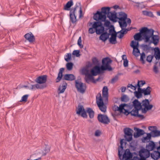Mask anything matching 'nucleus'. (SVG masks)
Instances as JSON below:
<instances>
[{"mask_svg":"<svg viewBox=\"0 0 160 160\" xmlns=\"http://www.w3.org/2000/svg\"><path fill=\"white\" fill-rule=\"evenodd\" d=\"M72 58V54L70 53H68L66 54L64 57V59L67 62H68Z\"/></svg>","mask_w":160,"mask_h":160,"instance_id":"obj_39","label":"nucleus"},{"mask_svg":"<svg viewBox=\"0 0 160 160\" xmlns=\"http://www.w3.org/2000/svg\"><path fill=\"white\" fill-rule=\"evenodd\" d=\"M122 101L127 102L128 100V97L126 95H123L121 98Z\"/></svg>","mask_w":160,"mask_h":160,"instance_id":"obj_48","label":"nucleus"},{"mask_svg":"<svg viewBox=\"0 0 160 160\" xmlns=\"http://www.w3.org/2000/svg\"><path fill=\"white\" fill-rule=\"evenodd\" d=\"M141 46L143 49L145 51H148L150 49V47L149 45L147 44H143Z\"/></svg>","mask_w":160,"mask_h":160,"instance_id":"obj_43","label":"nucleus"},{"mask_svg":"<svg viewBox=\"0 0 160 160\" xmlns=\"http://www.w3.org/2000/svg\"><path fill=\"white\" fill-rule=\"evenodd\" d=\"M82 42V39H81V37H80L78 41V44L79 46V47L81 48H82L83 47V45L81 44Z\"/></svg>","mask_w":160,"mask_h":160,"instance_id":"obj_50","label":"nucleus"},{"mask_svg":"<svg viewBox=\"0 0 160 160\" xmlns=\"http://www.w3.org/2000/svg\"><path fill=\"white\" fill-rule=\"evenodd\" d=\"M138 45L139 43L138 41L136 42L132 41L130 44V46L133 49L132 54L136 57L138 56L139 54L140 53L139 50L138 48Z\"/></svg>","mask_w":160,"mask_h":160,"instance_id":"obj_10","label":"nucleus"},{"mask_svg":"<svg viewBox=\"0 0 160 160\" xmlns=\"http://www.w3.org/2000/svg\"><path fill=\"white\" fill-rule=\"evenodd\" d=\"M153 71L156 73H157L158 72V68L156 65H155L154 66Z\"/></svg>","mask_w":160,"mask_h":160,"instance_id":"obj_61","label":"nucleus"},{"mask_svg":"<svg viewBox=\"0 0 160 160\" xmlns=\"http://www.w3.org/2000/svg\"><path fill=\"white\" fill-rule=\"evenodd\" d=\"M80 51L79 50H75L72 52V55H76V57H78L80 56L79 54Z\"/></svg>","mask_w":160,"mask_h":160,"instance_id":"obj_47","label":"nucleus"},{"mask_svg":"<svg viewBox=\"0 0 160 160\" xmlns=\"http://www.w3.org/2000/svg\"><path fill=\"white\" fill-rule=\"evenodd\" d=\"M64 70V68H62L60 69L58 76L56 80V82H59L62 78V73Z\"/></svg>","mask_w":160,"mask_h":160,"instance_id":"obj_22","label":"nucleus"},{"mask_svg":"<svg viewBox=\"0 0 160 160\" xmlns=\"http://www.w3.org/2000/svg\"><path fill=\"white\" fill-rule=\"evenodd\" d=\"M133 106L134 107V108L131 111H133V112H136V110L139 111L141 110V103L139 102L138 100L135 99L132 102Z\"/></svg>","mask_w":160,"mask_h":160,"instance_id":"obj_16","label":"nucleus"},{"mask_svg":"<svg viewBox=\"0 0 160 160\" xmlns=\"http://www.w3.org/2000/svg\"><path fill=\"white\" fill-rule=\"evenodd\" d=\"M73 64L71 62H68L66 64L67 69L69 71L72 70V69Z\"/></svg>","mask_w":160,"mask_h":160,"instance_id":"obj_40","label":"nucleus"},{"mask_svg":"<svg viewBox=\"0 0 160 160\" xmlns=\"http://www.w3.org/2000/svg\"><path fill=\"white\" fill-rule=\"evenodd\" d=\"M141 103V111L142 113H145L147 111L152 109L153 107V105L149 104V100L148 99H145L142 100Z\"/></svg>","mask_w":160,"mask_h":160,"instance_id":"obj_5","label":"nucleus"},{"mask_svg":"<svg viewBox=\"0 0 160 160\" xmlns=\"http://www.w3.org/2000/svg\"><path fill=\"white\" fill-rule=\"evenodd\" d=\"M153 58V56L151 55H149L147 56L146 59V60L147 62H151Z\"/></svg>","mask_w":160,"mask_h":160,"instance_id":"obj_49","label":"nucleus"},{"mask_svg":"<svg viewBox=\"0 0 160 160\" xmlns=\"http://www.w3.org/2000/svg\"><path fill=\"white\" fill-rule=\"evenodd\" d=\"M145 58V53L143 52L141 54V57L140 58V61L142 62L143 64H144L145 61L144 60V59Z\"/></svg>","mask_w":160,"mask_h":160,"instance_id":"obj_42","label":"nucleus"},{"mask_svg":"<svg viewBox=\"0 0 160 160\" xmlns=\"http://www.w3.org/2000/svg\"><path fill=\"white\" fill-rule=\"evenodd\" d=\"M124 16L123 18H120L119 19V23L120 27L123 30L124 28H125L127 25V23L126 22V20L127 18V14H124Z\"/></svg>","mask_w":160,"mask_h":160,"instance_id":"obj_18","label":"nucleus"},{"mask_svg":"<svg viewBox=\"0 0 160 160\" xmlns=\"http://www.w3.org/2000/svg\"><path fill=\"white\" fill-rule=\"evenodd\" d=\"M102 65L101 68L98 66H96L92 68L91 70V74L89 73V71L88 69L83 68L82 70V74L85 76V79L86 82L89 83V80H94L93 76H96L100 73L101 71L108 70L111 71L112 68L110 65V64L112 62V60L108 57L103 58L102 61Z\"/></svg>","mask_w":160,"mask_h":160,"instance_id":"obj_1","label":"nucleus"},{"mask_svg":"<svg viewBox=\"0 0 160 160\" xmlns=\"http://www.w3.org/2000/svg\"><path fill=\"white\" fill-rule=\"evenodd\" d=\"M50 151V147L48 145H46L44 151L42 152V155L45 156Z\"/></svg>","mask_w":160,"mask_h":160,"instance_id":"obj_38","label":"nucleus"},{"mask_svg":"<svg viewBox=\"0 0 160 160\" xmlns=\"http://www.w3.org/2000/svg\"><path fill=\"white\" fill-rule=\"evenodd\" d=\"M102 96L105 102H107L108 97V89L107 86L103 87L102 90Z\"/></svg>","mask_w":160,"mask_h":160,"instance_id":"obj_19","label":"nucleus"},{"mask_svg":"<svg viewBox=\"0 0 160 160\" xmlns=\"http://www.w3.org/2000/svg\"><path fill=\"white\" fill-rule=\"evenodd\" d=\"M97 118L99 122L104 124H108L110 122V119L106 115L99 114Z\"/></svg>","mask_w":160,"mask_h":160,"instance_id":"obj_14","label":"nucleus"},{"mask_svg":"<svg viewBox=\"0 0 160 160\" xmlns=\"http://www.w3.org/2000/svg\"><path fill=\"white\" fill-rule=\"evenodd\" d=\"M138 111L136 110V112H133V111H131L128 112L129 114H131V116H134L135 117H138L142 119L144 118V117L143 115H140L138 114Z\"/></svg>","mask_w":160,"mask_h":160,"instance_id":"obj_24","label":"nucleus"},{"mask_svg":"<svg viewBox=\"0 0 160 160\" xmlns=\"http://www.w3.org/2000/svg\"><path fill=\"white\" fill-rule=\"evenodd\" d=\"M126 105L125 104H122L120 105L118 107L115 105L112 107V109L113 111H118L120 113H124L126 115H128L129 114L128 111L124 108V107Z\"/></svg>","mask_w":160,"mask_h":160,"instance_id":"obj_8","label":"nucleus"},{"mask_svg":"<svg viewBox=\"0 0 160 160\" xmlns=\"http://www.w3.org/2000/svg\"><path fill=\"white\" fill-rule=\"evenodd\" d=\"M132 160H145V158H139L137 157H134Z\"/></svg>","mask_w":160,"mask_h":160,"instance_id":"obj_58","label":"nucleus"},{"mask_svg":"<svg viewBox=\"0 0 160 160\" xmlns=\"http://www.w3.org/2000/svg\"><path fill=\"white\" fill-rule=\"evenodd\" d=\"M73 4L72 0H70L68 2L66 5L64 6V9L65 10H69V8L72 6Z\"/></svg>","mask_w":160,"mask_h":160,"instance_id":"obj_37","label":"nucleus"},{"mask_svg":"<svg viewBox=\"0 0 160 160\" xmlns=\"http://www.w3.org/2000/svg\"><path fill=\"white\" fill-rule=\"evenodd\" d=\"M120 146L118 148V156L120 160H128L132 158V153L130 152L129 149H126L122 156L123 153V147L122 144L123 143V140H121L120 141Z\"/></svg>","mask_w":160,"mask_h":160,"instance_id":"obj_4","label":"nucleus"},{"mask_svg":"<svg viewBox=\"0 0 160 160\" xmlns=\"http://www.w3.org/2000/svg\"><path fill=\"white\" fill-rule=\"evenodd\" d=\"M152 137V135L149 133H147V136L146 137H144L141 139L142 142H149Z\"/></svg>","mask_w":160,"mask_h":160,"instance_id":"obj_34","label":"nucleus"},{"mask_svg":"<svg viewBox=\"0 0 160 160\" xmlns=\"http://www.w3.org/2000/svg\"><path fill=\"white\" fill-rule=\"evenodd\" d=\"M138 91H135L134 92L135 96L138 98H141L142 96V88H138Z\"/></svg>","mask_w":160,"mask_h":160,"instance_id":"obj_33","label":"nucleus"},{"mask_svg":"<svg viewBox=\"0 0 160 160\" xmlns=\"http://www.w3.org/2000/svg\"><path fill=\"white\" fill-rule=\"evenodd\" d=\"M67 83L64 81H63L62 85L59 86L58 90L60 91L58 93H62L63 92L67 87Z\"/></svg>","mask_w":160,"mask_h":160,"instance_id":"obj_26","label":"nucleus"},{"mask_svg":"<svg viewBox=\"0 0 160 160\" xmlns=\"http://www.w3.org/2000/svg\"><path fill=\"white\" fill-rule=\"evenodd\" d=\"M92 62L94 65L97 64L98 63V61L96 58L94 57L92 59Z\"/></svg>","mask_w":160,"mask_h":160,"instance_id":"obj_53","label":"nucleus"},{"mask_svg":"<svg viewBox=\"0 0 160 160\" xmlns=\"http://www.w3.org/2000/svg\"><path fill=\"white\" fill-rule=\"evenodd\" d=\"M146 83L145 81H138V83L137 84V86H138L139 88H140L141 85H143Z\"/></svg>","mask_w":160,"mask_h":160,"instance_id":"obj_45","label":"nucleus"},{"mask_svg":"<svg viewBox=\"0 0 160 160\" xmlns=\"http://www.w3.org/2000/svg\"><path fill=\"white\" fill-rule=\"evenodd\" d=\"M97 22H99L101 23H102V22H104V25L107 27H109L110 24V22L108 20H106L105 19V21H96Z\"/></svg>","mask_w":160,"mask_h":160,"instance_id":"obj_46","label":"nucleus"},{"mask_svg":"<svg viewBox=\"0 0 160 160\" xmlns=\"http://www.w3.org/2000/svg\"><path fill=\"white\" fill-rule=\"evenodd\" d=\"M110 8L107 7H103L101 8V12L97 11L94 14L93 18L96 21H105L106 18V16L110 20L113 22L117 21V13L115 11L110 12Z\"/></svg>","mask_w":160,"mask_h":160,"instance_id":"obj_3","label":"nucleus"},{"mask_svg":"<svg viewBox=\"0 0 160 160\" xmlns=\"http://www.w3.org/2000/svg\"><path fill=\"white\" fill-rule=\"evenodd\" d=\"M88 24L89 26H92L88 30V32L91 34H92L95 32H96V30L97 28H99V26L101 25L100 22L97 21L93 22H89Z\"/></svg>","mask_w":160,"mask_h":160,"instance_id":"obj_7","label":"nucleus"},{"mask_svg":"<svg viewBox=\"0 0 160 160\" xmlns=\"http://www.w3.org/2000/svg\"><path fill=\"white\" fill-rule=\"evenodd\" d=\"M128 30H128V29L124 28V29L123 30L122 29V30L121 31L122 32L123 35H124L127 33Z\"/></svg>","mask_w":160,"mask_h":160,"instance_id":"obj_60","label":"nucleus"},{"mask_svg":"<svg viewBox=\"0 0 160 160\" xmlns=\"http://www.w3.org/2000/svg\"><path fill=\"white\" fill-rule=\"evenodd\" d=\"M96 102L100 110L102 112H106L107 106L104 104L101 94L98 97L97 96L96 97Z\"/></svg>","mask_w":160,"mask_h":160,"instance_id":"obj_6","label":"nucleus"},{"mask_svg":"<svg viewBox=\"0 0 160 160\" xmlns=\"http://www.w3.org/2000/svg\"><path fill=\"white\" fill-rule=\"evenodd\" d=\"M136 129L137 132L134 134V136L135 138L138 137L144 133V131L143 130L138 128H136Z\"/></svg>","mask_w":160,"mask_h":160,"instance_id":"obj_32","label":"nucleus"},{"mask_svg":"<svg viewBox=\"0 0 160 160\" xmlns=\"http://www.w3.org/2000/svg\"><path fill=\"white\" fill-rule=\"evenodd\" d=\"M117 33H112L111 34V36L109 39V41L110 43L112 44H115L117 43L116 40Z\"/></svg>","mask_w":160,"mask_h":160,"instance_id":"obj_28","label":"nucleus"},{"mask_svg":"<svg viewBox=\"0 0 160 160\" xmlns=\"http://www.w3.org/2000/svg\"><path fill=\"white\" fill-rule=\"evenodd\" d=\"M128 60L127 59H125L123 61V65L124 67H127L128 66Z\"/></svg>","mask_w":160,"mask_h":160,"instance_id":"obj_59","label":"nucleus"},{"mask_svg":"<svg viewBox=\"0 0 160 160\" xmlns=\"http://www.w3.org/2000/svg\"><path fill=\"white\" fill-rule=\"evenodd\" d=\"M151 88L148 86L147 88H142V94H143L144 96L149 95L150 94L151 91Z\"/></svg>","mask_w":160,"mask_h":160,"instance_id":"obj_27","label":"nucleus"},{"mask_svg":"<svg viewBox=\"0 0 160 160\" xmlns=\"http://www.w3.org/2000/svg\"><path fill=\"white\" fill-rule=\"evenodd\" d=\"M78 5L80 6V3H77L74 8H72L70 11V20L73 23H75L77 21L76 17L75 15V11L78 7Z\"/></svg>","mask_w":160,"mask_h":160,"instance_id":"obj_11","label":"nucleus"},{"mask_svg":"<svg viewBox=\"0 0 160 160\" xmlns=\"http://www.w3.org/2000/svg\"><path fill=\"white\" fill-rule=\"evenodd\" d=\"M139 155L140 158H143L145 160L148 158L150 156L149 152L147 149H141L139 151Z\"/></svg>","mask_w":160,"mask_h":160,"instance_id":"obj_17","label":"nucleus"},{"mask_svg":"<svg viewBox=\"0 0 160 160\" xmlns=\"http://www.w3.org/2000/svg\"><path fill=\"white\" fill-rule=\"evenodd\" d=\"M148 129L151 131L149 133L151 134L152 137L155 138L160 136V131L157 130L156 126H149Z\"/></svg>","mask_w":160,"mask_h":160,"instance_id":"obj_13","label":"nucleus"},{"mask_svg":"<svg viewBox=\"0 0 160 160\" xmlns=\"http://www.w3.org/2000/svg\"><path fill=\"white\" fill-rule=\"evenodd\" d=\"M124 14H127L123 12H119V17L118 18H117V17L116 19L117 18V19H119H119L120 18H123V17H124Z\"/></svg>","mask_w":160,"mask_h":160,"instance_id":"obj_55","label":"nucleus"},{"mask_svg":"<svg viewBox=\"0 0 160 160\" xmlns=\"http://www.w3.org/2000/svg\"><path fill=\"white\" fill-rule=\"evenodd\" d=\"M36 88L37 89H41L43 88L42 86V85H39L38 84L35 85Z\"/></svg>","mask_w":160,"mask_h":160,"instance_id":"obj_63","label":"nucleus"},{"mask_svg":"<svg viewBox=\"0 0 160 160\" xmlns=\"http://www.w3.org/2000/svg\"><path fill=\"white\" fill-rule=\"evenodd\" d=\"M75 79V76L72 74H66L64 75L63 80L68 81H72Z\"/></svg>","mask_w":160,"mask_h":160,"instance_id":"obj_23","label":"nucleus"},{"mask_svg":"<svg viewBox=\"0 0 160 160\" xmlns=\"http://www.w3.org/2000/svg\"><path fill=\"white\" fill-rule=\"evenodd\" d=\"M137 87V84L135 86L132 85V84H128V85L127 86L128 88H130L132 89L133 90H136V87Z\"/></svg>","mask_w":160,"mask_h":160,"instance_id":"obj_52","label":"nucleus"},{"mask_svg":"<svg viewBox=\"0 0 160 160\" xmlns=\"http://www.w3.org/2000/svg\"><path fill=\"white\" fill-rule=\"evenodd\" d=\"M82 15V10L81 6H80V10H79V17L80 18H81Z\"/></svg>","mask_w":160,"mask_h":160,"instance_id":"obj_62","label":"nucleus"},{"mask_svg":"<svg viewBox=\"0 0 160 160\" xmlns=\"http://www.w3.org/2000/svg\"><path fill=\"white\" fill-rule=\"evenodd\" d=\"M47 79V76L46 75L41 76L36 79V81L39 84H42L46 82Z\"/></svg>","mask_w":160,"mask_h":160,"instance_id":"obj_20","label":"nucleus"},{"mask_svg":"<svg viewBox=\"0 0 160 160\" xmlns=\"http://www.w3.org/2000/svg\"><path fill=\"white\" fill-rule=\"evenodd\" d=\"M77 113L80 114L81 113V116L84 118H87L88 116L86 112L82 105H78L77 110Z\"/></svg>","mask_w":160,"mask_h":160,"instance_id":"obj_15","label":"nucleus"},{"mask_svg":"<svg viewBox=\"0 0 160 160\" xmlns=\"http://www.w3.org/2000/svg\"><path fill=\"white\" fill-rule=\"evenodd\" d=\"M101 134V132L99 130H96L95 133V135L96 136L98 137Z\"/></svg>","mask_w":160,"mask_h":160,"instance_id":"obj_57","label":"nucleus"},{"mask_svg":"<svg viewBox=\"0 0 160 160\" xmlns=\"http://www.w3.org/2000/svg\"><path fill=\"white\" fill-rule=\"evenodd\" d=\"M112 33H117L116 31H115L114 28H113V29H109V33H108V34H109V36L110 35H111V34H112Z\"/></svg>","mask_w":160,"mask_h":160,"instance_id":"obj_54","label":"nucleus"},{"mask_svg":"<svg viewBox=\"0 0 160 160\" xmlns=\"http://www.w3.org/2000/svg\"><path fill=\"white\" fill-rule=\"evenodd\" d=\"M154 55L156 59H160V51L158 48H157L154 49Z\"/></svg>","mask_w":160,"mask_h":160,"instance_id":"obj_35","label":"nucleus"},{"mask_svg":"<svg viewBox=\"0 0 160 160\" xmlns=\"http://www.w3.org/2000/svg\"><path fill=\"white\" fill-rule=\"evenodd\" d=\"M118 79V76H116L115 77L113 78L111 81V82L112 83H114L116 82Z\"/></svg>","mask_w":160,"mask_h":160,"instance_id":"obj_51","label":"nucleus"},{"mask_svg":"<svg viewBox=\"0 0 160 160\" xmlns=\"http://www.w3.org/2000/svg\"><path fill=\"white\" fill-rule=\"evenodd\" d=\"M117 33L118 34L120 33V34L118 36V37L119 38L121 39L123 37L124 35L121 31L118 32Z\"/></svg>","mask_w":160,"mask_h":160,"instance_id":"obj_56","label":"nucleus"},{"mask_svg":"<svg viewBox=\"0 0 160 160\" xmlns=\"http://www.w3.org/2000/svg\"><path fill=\"white\" fill-rule=\"evenodd\" d=\"M28 95L26 94L24 96H23L22 98V99L20 101V102H26L27 101V100L28 99Z\"/></svg>","mask_w":160,"mask_h":160,"instance_id":"obj_44","label":"nucleus"},{"mask_svg":"<svg viewBox=\"0 0 160 160\" xmlns=\"http://www.w3.org/2000/svg\"><path fill=\"white\" fill-rule=\"evenodd\" d=\"M154 32L152 29L143 27L140 30V32L136 33L133 37L135 40H140L142 37L145 42H148L149 45L153 43L156 45L159 42V37L158 35H154Z\"/></svg>","mask_w":160,"mask_h":160,"instance_id":"obj_2","label":"nucleus"},{"mask_svg":"<svg viewBox=\"0 0 160 160\" xmlns=\"http://www.w3.org/2000/svg\"><path fill=\"white\" fill-rule=\"evenodd\" d=\"M142 12L143 14L144 15L149 16L151 17H153V14L152 12L150 11H142Z\"/></svg>","mask_w":160,"mask_h":160,"instance_id":"obj_41","label":"nucleus"},{"mask_svg":"<svg viewBox=\"0 0 160 160\" xmlns=\"http://www.w3.org/2000/svg\"><path fill=\"white\" fill-rule=\"evenodd\" d=\"M86 111L88 113L90 118H93L94 112L92 108H87Z\"/></svg>","mask_w":160,"mask_h":160,"instance_id":"obj_36","label":"nucleus"},{"mask_svg":"<svg viewBox=\"0 0 160 160\" xmlns=\"http://www.w3.org/2000/svg\"><path fill=\"white\" fill-rule=\"evenodd\" d=\"M109 37V34H108L107 32H104L101 34L99 37L100 40L103 42L105 41Z\"/></svg>","mask_w":160,"mask_h":160,"instance_id":"obj_29","label":"nucleus"},{"mask_svg":"<svg viewBox=\"0 0 160 160\" xmlns=\"http://www.w3.org/2000/svg\"><path fill=\"white\" fill-rule=\"evenodd\" d=\"M121 90L122 92H124L126 90V88L124 87H122L121 88Z\"/></svg>","mask_w":160,"mask_h":160,"instance_id":"obj_64","label":"nucleus"},{"mask_svg":"<svg viewBox=\"0 0 160 160\" xmlns=\"http://www.w3.org/2000/svg\"><path fill=\"white\" fill-rule=\"evenodd\" d=\"M125 133L124 138L125 140L130 142L132 139V133L133 130L129 128H126L124 130Z\"/></svg>","mask_w":160,"mask_h":160,"instance_id":"obj_9","label":"nucleus"},{"mask_svg":"<svg viewBox=\"0 0 160 160\" xmlns=\"http://www.w3.org/2000/svg\"><path fill=\"white\" fill-rule=\"evenodd\" d=\"M25 38L27 40H28L30 42H32L35 40V38L34 35L31 33H27L24 35Z\"/></svg>","mask_w":160,"mask_h":160,"instance_id":"obj_21","label":"nucleus"},{"mask_svg":"<svg viewBox=\"0 0 160 160\" xmlns=\"http://www.w3.org/2000/svg\"><path fill=\"white\" fill-rule=\"evenodd\" d=\"M155 147V145L154 142L151 141L148 145L146 146L147 149L149 152L152 150Z\"/></svg>","mask_w":160,"mask_h":160,"instance_id":"obj_30","label":"nucleus"},{"mask_svg":"<svg viewBox=\"0 0 160 160\" xmlns=\"http://www.w3.org/2000/svg\"><path fill=\"white\" fill-rule=\"evenodd\" d=\"M101 25L96 30V32L97 34H100L104 32V28L102 26V23H101Z\"/></svg>","mask_w":160,"mask_h":160,"instance_id":"obj_31","label":"nucleus"},{"mask_svg":"<svg viewBox=\"0 0 160 160\" xmlns=\"http://www.w3.org/2000/svg\"><path fill=\"white\" fill-rule=\"evenodd\" d=\"M75 87L78 91L81 93H84L86 89V86L81 82L75 81Z\"/></svg>","mask_w":160,"mask_h":160,"instance_id":"obj_12","label":"nucleus"},{"mask_svg":"<svg viewBox=\"0 0 160 160\" xmlns=\"http://www.w3.org/2000/svg\"><path fill=\"white\" fill-rule=\"evenodd\" d=\"M151 157L154 160H157L160 158V152L158 151H154L151 154Z\"/></svg>","mask_w":160,"mask_h":160,"instance_id":"obj_25","label":"nucleus"}]
</instances>
